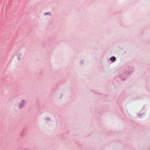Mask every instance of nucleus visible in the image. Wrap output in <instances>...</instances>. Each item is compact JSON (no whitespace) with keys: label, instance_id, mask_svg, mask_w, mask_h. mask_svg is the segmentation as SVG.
Here are the masks:
<instances>
[{"label":"nucleus","instance_id":"f257e3e1","mask_svg":"<svg viewBox=\"0 0 150 150\" xmlns=\"http://www.w3.org/2000/svg\"><path fill=\"white\" fill-rule=\"evenodd\" d=\"M133 71V69H129L127 68H126L122 73V74H121L120 76L121 79L122 81H124L126 78L128 77V76L131 74Z\"/></svg>","mask_w":150,"mask_h":150},{"label":"nucleus","instance_id":"f03ea898","mask_svg":"<svg viewBox=\"0 0 150 150\" xmlns=\"http://www.w3.org/2000/svg\"><path fill=\"white\" fill-rule=\"evenodd\" d=\"M26 104V101L23 99L21 100L18 104V108L22 109L25 106Z\"/></svg>","mask_w":150,"mask_h":150},{"label":"nucleus","instance_id":"7ed1b4c3","mask_svg":"<svg viewBox=\"0 0 150 150\" xmlns=\"http://www.w3.org/2000/svg\"><path fill=\"white\" fill-rule=\"evenodd\" d=\"M112 62H114L116 60V57L114 56L111 57L109 59Z\"/></svg>","mask_w":150,"mask_h":150},{"label":"nucleus","instance_id":"20e7f679","mask_svg":"<svg viewBox=\"0 0 150 150\" xmlns=\"http://www.w3.org/2000/svg\"><path fill=\"white\" fill-rule=\"evenodd\" d=\"M21 53H20L18 55V57L17 58V59L18 61L20 60V59H21Z\"/></svg>","mask_w":150,"mask_h":150},{"label":"nucleus","instance_id":"39448f33","mask_svg":"<svg viewBox=\"0 0 150 150\" xmlns=\"http://www.w3.org/2000/svg\"><path fill=\"white\" fill-rule=\"evenodd\" d=\"M48 15L50 16L51 15V13L50 12H48L47 13H44V15Z\"/></svg>","mask_w":150,"mask_h":150},{"label":"nucleus","instance_id":"423d86ee","mask_svg":"<svg viewBox=\"0 0 150 150\" xmlns=\"http://www.w3.org/2000/svg\"><path fill=\"white\" fill-rule=\"evenodd\" d=\"M45 120H47L48 121H50V118L49 117H46L45 118Z\"/></svg>","mask_w":150,"mask_h":150},{"label":"nucleus","instance_id":"0eeeda50","mask_svg":"<svg viewBox=\"0 0 150 150\" xmlns=\"http://www.w3.org/2000/svg\"><path fill=\"white\" fill-rule=\"evenodd\" d=\"M83 61H81V62H80V64L81 65H82L83 64Z\"/></svg>","mask_w":150,"mask_h":150},{"label":"nucleus","instance_id":"6e6552de","mask_svg":"<svg viewBox=\"0 0 150 150\" xmlns=\"http://www.w3.org/2000/svg\"><path fill=\"white\" fill-rule=\"evenodd\" d=\"M143 114V113H142V114H139V115H138V116L139 117L140 116H141Z\"/></svg>","mask_w":150,"mask_h":150},{"label":"nucleus","instance_id":"1a4fd4ad","mask_svg":"<svg viewBox=\"0 0 150 150\" xmlns=\"http://www.w3.org/2000/svg\"><path fill=\"white\" fill-rule=\"evenodd\" d=\"M62 96H63V95L62 94H61L60 98H61Z\"/></svg>","mask_w":150,"mask_h":150},{"label":"nucleus","instance_id":"9d476101","mask_svg":"<svg viewBox=\"0 0 150 150\" xmlns=\"http://www.w3.org/2000/svg\"><path fill=\"white\" fill-rule=\"evenodd\" d=\"M27 149H26V148H25V149H24V150H27Z\"/></svg>","mask_w":150,"mask_h":150}]
</instances>
